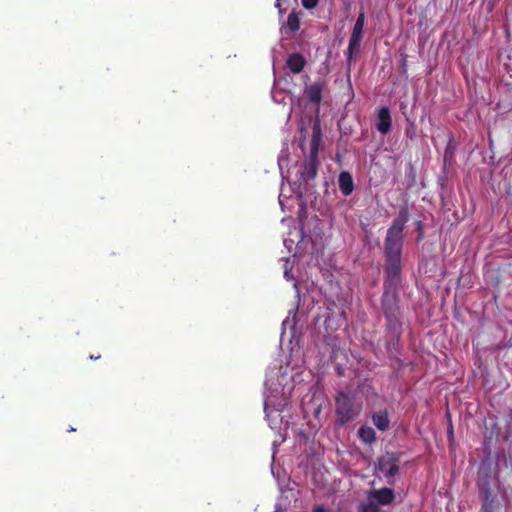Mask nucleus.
I'll return each mask as SVG.
<instances>
[{"mask_svg": "<svg viewBox=\"0 0 512 512\" xmlns=\"http://www.w3.org/2000/svg\"><path fill=\"white\" fill-rule=\"evenodd\" d=\"M383 314L386 318L387 329L393 334L400 335L402 330V314L399 298L395 290L386 286L381 299Z\"/></svg>", "mask_w": 512, "mask_h": 512, "instance_id": "obj_1", "label": "nucleus"}, {"mask_svg": "<svg viewBox=\"0 0 512 512\" xmlns=\"http://www.w3.org/2000/svg\"><path fill=\"white\" fill-rule=\"evenodd\" d=\"M403 246L396 245H385L384 244V255H385V274L386 281L385 287H392L396 284L399 279L401 271V253Z\"/></svg>", "mask_w": 512, "mask_h": 512, "instance_id": "obj_2", "label": "nucleus"}, {"mask_svg": "<svg viewBox=\"0 0 512 512\" xmlns=\"http://www.w3.org/2000/svg\"><path fill=\"white\" fill-rule=\"evenodd\" d=\"M335 410L338 421L343 425L353 420L361 410L354 401V397L348 393L339 392L335 398Z\"/></svg>", "mask_w": 512, "mask_h": 512, "instance_id": "obj_3", "label": "nucleus"}, {"mask_svg": "<svg viewBox=\"0 0 512 512\" xmlns=\"http://www.w3.org/2000/svg\"><path fill=\"white\" fill-rule=\"evenodd\" d=\"M409 220V211L406 206L400 208L397 217L393 220L392 225L388 228L385 245L403 246V230L405 224Z\"/></svg>", "mask_w": 512, "mask_h": 512, "instance_id": "obj_4", "label": "nucleus"}, {"mask_svg": "<svg viewBox=\"0 0 512 512\" xmlns=\"http://www.w3.org/2000/svg\"><path fill=\"white\" fill-rule=\"evenodd\" d=\"M365 24V14L360 12L353 27L351 37L349 39L347 49V61L352 60L353 54L358 52L363 37V29Z\"/></svg>", "mask_w": 512, "mask_h": 512, "instance_id": "obj_5", "label": "nucleus"}, {"mask_svg": "<svg viewBox=\"0 0 512 512\" xmlns=\"http://www.w3.org/2000/svg\"><path fill=\"white\" fill-rule=\"evenodd\" d=\"M378 469L387 478L396 476L399 472V457L393 453H387L379 458Z\"/></svg>", "mask_w": 512, "mask_h": 512, "instance_id": "obj_6", "label": "nucleus"}, {"mask_svg": "<svg viewBox=\"0 0 512 512\" xmlns=\"http://www.w3.org/2000/svg\"><path fill=\"white\" fill-rule=\"evenodd\" d=\"M319 167V159L316 156H308L304 160L302 170L300 172L301 179L308 183L317 176Z\"/></svg>", "mask_w": 512, "mask_h": 512, "instance_id": "obj_7", "label": "nucleus"}, {"mask_svg": "<svg viewBox=\"0 0 512 512\" xmlns=\"http://www.w3.org/2000/svg\"><path fill=\"white\" fill-rule=\"evenodd\" d=\"M491 479L492 475L490 467H486L485 469L480 468L479 478L477 481L480 495L493 493L491 488Z\"/></svg>", "mask_w": 512, "mask_h": 512, "instance_id": "obj_8", "label": "nucleus"}, {"mask_svg": "<svg viewBox=\"0 0 512 512\" xmlns=\"http://www.w3.org/2000/svg\"><path fill=\"white\" fill-rule=\"evenodd\" d=\"M392 125L391 114L388 107H381L378 111L377 129L382 135L390 132Z\"/></svg>", "mask_w": 512, "mask_h": 512, "instance_id": "obj_9", "label": "nucleus"}, {"mask_svg": "<svg viewBox=\"0 0 512 512\" xmlns=\"http://www.w3.org/2000/svg\"><path fill=\"white\" fill-rule=\"evenodd\" d=\"M370 498L374 499L380 505H389L393 502L395 495L392 489L385 487L371 491Z\"/></svg>", "mask_w": 512, "mask_h": 512, "instance_id": "obj_10", "label": "nucleus"}, {"mask_svg": "<svg viewBox=\"0 0 512 512\" xmlns=\"http://www.w3.org/2000/svg\"><path fill=\"white\" fill-rule=\"evenodd\" d=\"M323 87V83L314 82L305 88L304 94L310 102L318 105L322 100Z\"/></svg>", "mask_w": 512, "mask_h": 512, "instance_id": "obj_11", "label": "nucleus"}, {"mask_svg": "<svg viewBox=\"0 0 512 512\" xmlns=\"http://www.w3.org/2000/svg\"><path fill=\"white\" fill-rule=\"evenodd\" d=\"M339 189L344 196H349L354 190L352 175L348 171H342L338 176Z\"/></svg>", "mask_w": 512, "mask_h": 512, "instance_id": "obj_12", "label": "nucleus"}, {"mask_svg": "<svg viewBox=\"0 0 512 512\" xmlns=\"http://www.w3.org/2000/svg\"><path fill=\"white\" fill-rule=\"evenodd\" d=\"M287 67L289 70L294 73H300L306 64V60L304 56L300 53H293L289 55L287 61H286Z\"/></svg>", "mask_w": 512, "mask_h": 512, "instance_id": "obj_13", "label": "nucleus"}, {"mask_svg": "<svg viewBox=\"0 0 512 512\" xmlns=\"http://www.w3.org/2000/svg\"><path fill=\"white\" fill-rule=\"evenodd\" d=\"M302 12L301 11H292L287 18V22L284 26H282L281 31H284V33L289 32H297L300 29V16Z\"/></svg>", "mask_w": 512, "mask_h": 512, "instance_id": "obj_14", "label": "nucleus"}, {"mask_svg": "<svg viewBox=\"0 0 512 512\" xmlns=\"http://www.w3.org/2000/svg\"><path fill=\"white\" fill-rule=\"evenodd\" d=\"M322 139V132L319 125L313 127L312 138L310 143V154L309 156L318 157L319 147Z\"/></svg>", "mask_w": 512, "mask_h": 512, "instance_id": "obj_15", "label": "nucleus"}, {"mask_svg": "<svg viewBox=\"0 0 512 512\" xmlns=\"http://www.w3.org/2000/svg\"><path fill=\"white\" fill-rule=\"evenodd\" d=\"M322 139V132L319 125L313 127L312 138L310 143V154L309 156L318 157L319 147Z\"/></svg>", "mask_w": 512, "mask_h": 512, "instance_id": "obj_16", "label": "nucleus"}, {"mask_svg": "<svg viewBox=\"0 0 512 512\" xmlns=\"http://www.w3.org/2000/svg\"><path fill=\"white\" fill-rule=\"evenodd\" d=\"M372 421L380 431H386L390 425L388 413L386 410L374 413L372 415Z\"/></svg>", "mask_w": 512, "mask_h": 512, "instance_id": "obj_17", "label": "nucleus"}, {"mask_svg": "<svg viewBox=\"0 0 512 512\" xmlns=\"http://www.w3.org/2000/svg\"><path fill=\"white\" fill-rule=\"evenodd\" d=\"M480 498L482 512H496V497L493 495V493L480 495Z\"/></svg>", "mask_w": 512, "mask_h": 512, "instance_id": "obj_18", "label": "nucleus"}, {"mask_svg": "<svg viewBox=\"0 0 512 512\" xmlns=\"http://www.w3.org/2000/svg\"><path fill=\"white\" fill-rule=\"evenodd\" d=\"M358 434L360 439L367 444L373 443L376 439V433L374 429L368 426L360 427L358 430Z\"/></svg>", "mask_w": 512, "mask_h": 512, "instance_id": "obj_19", "label": "nucleus"}, {"mask_svg": "<svg viewBox=\"0 0 512 512\" xmlns=\"http://www.w3.org/2000/svg\"><path fill=\"white\" fill-rule=\"evenodd\" d=\"M359 512H379V507L373 502L361 504Z\"/></svg>", "mask_w": 512, "mask_h": 512, "instance_id": "obj_20", "label": "nucleus"}, {"mask_svg": "<svg viewBox=\"0 0 512 512\" xmlns=\"http://www.w3.org/2000/svg\"><path fill=\"white\" fill-rule=\"evenodd\" d=\"M302 5L306 9H313L318 5L319 0H301Z\"/></svg>", "mask_w": 512, "mask_h": 512, "instance_id": "obj_21", "label": "nucleus"}, {"mask_svg": "<svg viewBox=\"0 0 512 512\" xmlns=\"http://www.w3.org/2000/svg\"><path fill=\"white\" fill-rule=\"evenodd\" d=\"M417 240L421 241L424 238L423 224L421 221L416 222Z\"/></svg>", "mask_w": 512, "mask_h": 512, "instance_id": "obj_22", "label": "nucleus"}, {"mask_svg": "<svg viewBox=\"0 0 512 512\" xmlns=\"http://www.w3.org/2000/svg\"><path fill=\"white\" fill-rule=\"evenodd\" d=\"M407 56L404 55L403 58H402V69H403V72H406V68H407V60H406Z\"/></svg>", "mask_w": 512, "mask_h": 512, "instance_id": "obj_23", "label": "nucleus"}, {"mask_svg": "<svg viewBox=\"0 0 512 512\" xmlns=\"http://www.w3.org/2000/svg\"><path fill=\"white\" fill-rule=\"evenodd\" d=\"M313 512H326V510L323 506H316Z\"/></svg>", "mask_w": 512, "mask_h": 512, "instance_id": "obj_24", "label": "nucleus"}, {"mask_svg": "<svg viewBox=\"0 0 512 512\" xmlns=\"http://www.w3.org/2000/svg\"><path fill=\"white\" fill-rule=\"evenodd\" d=\"M89 358H90L91 360H96V359H99V358H100V355H98V356H93V355H91Z\"/></svg>", "mask_w": 512, "mask_h": 512, "instance_id": "obj_25", "label": "nucleus"}, {"mask_svg": "<svg viewBox=\"0 0 512 512\" xmlns=\"http://www.w3.org/2000/svg\"><path fill=\"white\" fill-rule=\"evenodd\" d=\"M280 1L281 0H277V2H276V7H278V8H280Z\"/></svg>", "mask_w": 512, "mask_h": 512, "instance_id": "obj_26", "label": "nucleus"}]
</instances>
